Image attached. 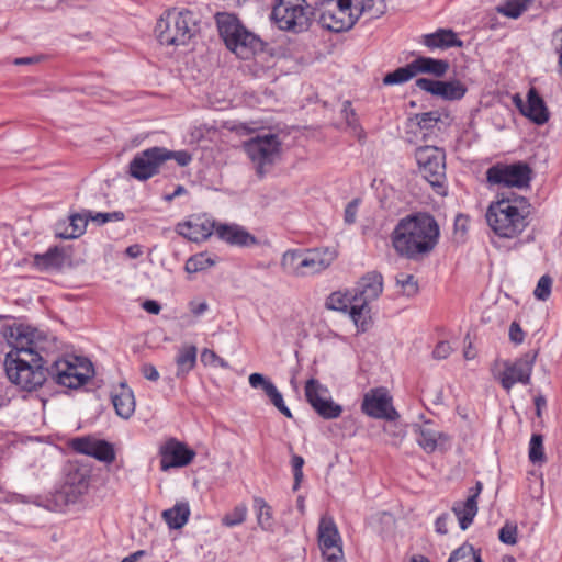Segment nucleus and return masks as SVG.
I'll use <instances>...</instances> for the list:
<instances>
[{"mask_svg": "<svg viewBox=\"0 0 562 562\" xmlns=\"http://www.w3.org/2000/svg\"><path fill=\"white\" fill-rule=\"evenodd\" d=\"M535 359L536 353H525L514 362H505L504 371L499 375L503 389L509 392L516 383L529 384Z\"/></svg>", "mask_w": 562, "mask_h": 562, "instance_id": "dca6fc26", "label": "nucleus"}, {"mask_svg": "<svg viewBox=\"0 0 562 562\" xmlns=\"http://www.w3.org/2000/svg\"><path fill=\"white\" fill-rule=\"evenodd\" d=\"M451 351H452V348L448 341H440L435 347V349L432 351V356L437 360H443L449 357Z\"/></svg>", "mask_w": 562, "mask_h": 562, "instance_id": "680f3d73", "label": "nucleus"}, {"mask_svg": "<svg viewBox=\"0 0 562 562\" xmlns=\"http://www.w3.org/2000/svg\"><path fill=\"white\" fill-rule=\"evenodd\" d=\"M483 490V484L477 481L475 486L469 490V495L464 502H456L452 506V512L458 518L460 528L465 530L473 522L477 514V498Z\"/></svg>", "mask_w": 562, "mask_h": 562, "instance_id": "5701e85b", "label": "nucleus"}, {"mask_svg": "<svg viewBox=\"0 0 562 562\" xmlns=\"http://www.w3.org/2000/svg\"><path fill=\"white\" fill-rule=\"evenodd\" d=\"M312 9L305 0H277L271 19L282 31L301 33L312 23Z\"/></svg>", "mask_w": 562, "mask_h": 562, "instance_id": "6e6552de", "label": "nucleus"}, {"mask_svg": "<svg viewBox=\"0 0 562 562\" xmlns=\"http://www.w3.org/2000/svg\"><path fill=\"white\" fill-rule=\"evenodd\" d=\"M362 412L373 418L395 420L397 412L392 405V398L384 387L372 389L363 396Z\"/></svg>", "mask_w": 562, "mask_h": 562, "instance_id": "2eb2a0df", "label": "nucleus"}, {"mask_svg": "<svg viewBox=\"0 0 562 562\" xmlns=\"http://www.w3.org/2000/svg\"><path fill=\"white\" fill-rule=\"evenodd\" d=\"M282 143L277 134L257 135L244 143L256 175L263 178L281 157Z\"/></svg>", "mask_w": 562, "mask_h": 562, "instance_id": "0eeeda50", "label": "nucleus"}, {"mask_svg": "<svg viewBox=\"0 0 562 562\" xmlns=\"http://www.w3.org/2000/svg\"><path fill=\"white\" fill-rule=\"evenodd\" d=\"M448 562H483L480 551H476L473 546L463 543L461 547L452 551Z\"/></svg>", "mask_w": 562, "mask_h": 562, "instance_id": "37998d69", "label": "nucleus"}, {"mask_svg": "<svg viewBox=\"0 0 562 562\" xmlns=\"http://www.w3.org/2000/svg\"><path fill=\"white\" fill-rule=\"evenodd\" d=\"M248 380L251 387L262 389L266 394L269 392V386H274V384L261 373H251Z\"/></svg>", "mask_w": 562, "mask_h": 562, "instance_id": "052dcab7", "label": "nucleus"}, {"mask_svg": "<svg viewBox=\"0 0 562 562\" xmlns=\"http://www.w3.org/2000/svg\"><path fill=\"white\" fill-rule=\"evenodd\" d=\"M267 396L270 398L271 403L278 408L280 413H282L288 418H292V413L284 404L283 396L278 391L276 385L269 386V392L267 393Z\"/></svg>", "mask_w": 562, "mask_h": 562, "instance_id": "3c124183", "label": "nucleus"}, {"mask_svg": "<svg viewBox=\"0 0 562 562\" xmlns=\"http://www.w3.org/2000/svg\"><path fill=\"white\" fill-rule=\"evenodd\" d=\"M357 21L353 0H337L333 7L326 8L319 15L321 25L336 33L350 30Z\"/></svg>", "mask_w": 562, "mask_h": 562, "instance_id": "f8f14e48", "label": "nucleus"}, {"mask_svg": "<svg viewBox=\"0 0 562 562\" xmlns=\"http://www.w3.org/2000/svg\"><path fill=\"white\" fill-rule=\"evenodd\" d=\"M89 484L90 477L86 471L79 469L71 471L65 483L47 495L44 506L49 510L63 512L87 493Z\"/></svg>", "mask_w": 562, "mask_h": 562, "instance_id": "1a4fd4ad", "label": "nucleus"}, {"mask_svg": "<svg viewBox=\"0 0 562 562\" xmlns=\"http://www.w3.org/2000/svg\"><path fill=\"white\" fill-rule=\"evenodd\" d=\"M161 153H162L164 164L170 159H173L177 161V164L180 167H186L192 160L191 154L187 150H176L175 151V150H169L165 147H161Z\"/></svg>", "mask_w": 562, "mask_h": 562, "instance_id": "8fccbe9b", "label": "nucleus"}, {"mask_svg": "<svg viewBox=\"0 0 562 562\" xmlns=\"http://www.w3.org/2000/svg\"><path fill=\"white\" fill-rule=\"evenodd\" d=\"M198 349L194 345H182L176 356L178 378L187 375L196 364Z\"/></svg>", "mask_w": 562, "mask_h": 562, "instance_id": "473e14b6", "label": "nucleus"}, {"mask_svg": "<svg viewBox=\"0 0 562 562\" xmlns=\"http://www.w3.org/2000/svg\"><path fill=\"white\" fill-rule=\"evenodd\" d=\"M46 372L57 384L68 389H79L94 375L92 362L75 355L54 360Z\"/></svg>", "mask_w": 562, "mask_h": 562, "instance_id": "423d86ee", "label": "nucleus"}, {"mask_svg": "<svg viewBox=\"0 0 562 562\" xmlns=\"http://www.w3.org/2000/svg\"><path fill=\"white\" fill-rule=\"evenodd\" d=\"M201 361L204 364H214L222 368L228 367L227 362L223 358L218 357L213 350L210 349H204L201 352Z\"/></svg>", "mask_w": 562, "mask_h": 562, "instance_id": "bf43d9fd", "label": "nucleus"}, {"mask_svg": "<svg viewBox=\"0 0 562 562\" xmlns=\"http://www.w3.org/2000/svg\"><path fill=\"white\" fill-rule=\"evenodd\" d=\"M336 259V251L329 248L306 249L305 277L321 273Z\"/></svg>", "mask_w": 562, "mask_h": 562, "instance_id": "cd10ccee", "label": "nucleus"}, {"mask_svg": "<svg viewBox=\"0 0 562 562\" xmlns=\"http://www.w3.org/2000/svg\"><path fill=\"white\" fill-rule=\"evenodd\" d=\"M190 516L188 503H177L173 507L162 512V518L171 529L182 528Z\"/></svg>", "mask_w": 562, "mask_h": 562, "instance_id": "c9c22d12", "label": "nucleus"}, {"mask_svg": "<svg viewBox=\"0 0 562 562\" xmlns=\"http://www.w3.org/2000/svg\"><path fill=\"white\" fill-rule=\"evenodd\" d=\"M142 374L144 375L145 379L153 381V382H155L159 379L158 370L156 369L155 366H153L150 363L143 364Z\"/></svg>", "mask_w": 562, "mask_h": 562, "instance_id": "774afa93", "label": "nucleus"}, {"mask_svg": "<svg viewBox=\"0 0 562 562\" xmlns=\"http://www.w3.org/2000/svg\"><path fill=\"white\" fill-rule=\"evenodd\" d=\"M416 87L420 90L440 97L443 100L456 101L464 97L467 88L459 80L440 81L428 78H418L415 81Z\"/></svg>", "mask_w": 562, "mask_h": 562, "instance_id": "6ab92c4d", "label": "nucleus"}, {"mask_svg": "<svg viewBox=\"0 0 562 562\" xmlns=\"http://www.w3.org/2000/svg\"><path fill=\"white\" fill-rule=\"evenodd\" d=\"M384 431L391 437V443L394 446L400 445L405 437L403 427L397 424H390L385 426Z\"/></svg>", "mask_w": 562, "mask_h": 562, "instance_id": "13d9d810", "label": "nucleus"}, {"mask_svg": "<svg viewBox=\"0 0 562 562\" xmlns=\"http://www.w3.org/2000/svg\"><path fill=\"white\" fill-rule=\"evenodd\" d=\"M520 113L531 120L533 123L541 125L549 120V112L542 98L535 88L528 91L527 103L525 104L520 97L516 94L513 98Z\"/></svg>", "mask_w": 562, "mask_h": 562, "instance_id": "4be33fe9", "label": "nucleus"}, {"mask_svg": "<svg viewBox=\"0 0 562 562\" xmlns=\"http://www.w3.org/2000/svg\"><path fill=\"white\" fill-rule=\"evenodd\" d=\"M528 203L522 196L502 198L492 202L486 210V222L492 232L512 239L520 235L528 225Z\"/></svg>", "mask_w": 562, "mask_h": 562, "instance_id": "7ed1b4c3", "label": "nucleus"}, {"mask_svg": "<svg viewBox=\"0 0 562 562\" xmlns=\"http://www.w3.org/2000/svg\"><path fill=\"white\" fill-rule=\"evenodd\" d=\"M215 221L206 217H194L177 225V233L191 241H202L214 233Z\"/></svg>", "mask_w": 562, "mask_h": 562, "instance_id": "393cba45", "label": "nucleus"}, {"mask_svg": "<svg viewBox=\"0 0 562 562\" xmlns=\"http://www.w3.org/2000/svg\"><path fill=\"white\" fill-rule=\"evenodd\" d=\"M517 526L506 522L499 530L498 538L505 544H515L517 542Z\"/></svg>", "mask_w": 562, "mask_h": 562, "instance_id": "864d4df0", "label": "nucleus"}, {"mask_svg": "<svg viewBox=\"0 0 562 562\" xmlns=\"http://www.w3.org/2000/svg\"><path fill=\"white\" fill-rule=\"evenodd\" d=\"M214 233L221 240L229 245L249 246L256 244V238L236 224H221L215 222Z\"/></svg>", "mask_w": 562, "mask_h": 562, "instance_id": "bb28decb", "label": "nucleus"}, {"mask_svg": "<svg viewBox=\"0 0 562 562\" xmlns=\"http://www.w3.org/2000/svg\"><path fill=\"white\" fill-rule=\"evenodd\" d=\"M423 44L431 49L462 47V45H463L462 41H460L457 37L456 33H453L451 30H445V29H440L435 33L424 35Z\"/></svg>", "mask_w": 562, "mask_h": 562, "instance_id": "7c9ffc66", "label": "nucleus"}, {"mask_svg": "<svg viewBox=\"0 0 562 562\" xmlns=\"http://www.w3.org/2000/svg\"><path fill=\"white\" fill-rule=\"evenodd\" d=\"M311 406L324 419L338 418L342 413V407L331 400V397L329 396V392L327 393L326 396H324V398H322L317 403H313V405Z\"/></svg>", "mask_w": 562, "mask_h": 562, "instance_id": "ea45409f", "label": "nucleus"}, {"mask_svg": "<svg viewBox=\"0 0 562 562\" xmlns=\"http://www.w3.org/2000/svg\"><path fill=\"white\" fill-rule=\"evenodd\" d=\"M63 344L56 336L43 333L37 329V376L49 367L54 360H59Z\"/></svg>", "mask_w": 562, "mask_h": 562, "instance_id": "aec40b11", "label": "nucleus"}, {"mask_svg": "<svg viewBox=\"0 0 562 562\" xmlns=\"http://www.w3.org/2000/svg\"><path fill=\"white\" fill-rule=\"evenodd\" d=\"M415 121L424 132V137H427L430 133L434 132V128L439 124L445 126L450 124V115L448 113H441L439 111H430L415 115Z\"/></svg>", "mask_w": 562, "mask_h": 562, "instance_id": "72a5a7b5", "label": "nucleus"}, {"mask_svg": "<svg viewBox=\"0 0 562 562\" xmlns=\"http://www.w3.org/2000/svg\"><path fill=\"white\" fill-rule=\"evenodd\" d=\"M89 220L98 225H103L108 222L112 221H123L124 220V213L121 211L115 212H109V213H93L91 211V216H89Z\"/></svg>", "mask_w": 562, "mask_h": 562, "instance_id": "5fc2aeb1", "label": "nucleus"}, {"mask_svg": "<svg viewBox=\"0 0 562 562\" xmlns=\"http://www.w3.org/2000/svg\"><path fill=\"white\" fill-rule=\"evenodd\" d=\"M91 216V211L85 210L72 213L67 221H59L55 225V236L61 239H76L82 236Z\"/></svg>", "mask_w": 562, "mask_h": 562, "instance_id": "b1692460", "label": "nucleus"}, {"mask_svg": "<svg viewBox=\"0 0 562 562\" xmlns=\"http://www.w3.org/2000/svg\"><path fill=\"white\" fill-rule=\"evenodd\" d=\"M415 158L423 177L432 186L441 188L446 179V154L436 146H422Z\"/></svg>", "mask_w": 562, "mask_h": 562, "instance_id": "9b49d317", "label": "nucleus"}, {"mask_svg": "<svg viewBox=\"0 0 562 562\" xmlns=\"http://www.w3.org/2000/svg\"><path fill=\"white\" fill-rule=\"evenodd\" d=\"M199 32L196 15L190 10L170 9L157 21L155 33L161 45H187Z\"/></svg>", "mask_w": 562, "mask_h": 562, "instance_id": "39448f33", "label": "nucleus"}, {"mask_svg": "<svg viewBox=\"0 0 562 562\" xmlns=\"http://www.w3.org/2000/svg\"><path fill=\"white\" fill-rule=\"evenodd\" d=\"M70 251L66 247H50L44 255H37V269L59 270L70 259Z\"/></svg>", "mask_w": 562, "mask_h": 562, "instance_id": "c756f323", "label": "nucleus"}, {"mask_svg": "<svg viewBox=\"0 0 562 562\" xmlns=\"http://www.w3.org/2000/svg\"><path fill=\"white\" fill-rule=\"evenodd\" d=\"M552 279L549 276H542L533 291L535 296L540 301H546L551 294Z\"/></svg>", "mask_w": 562, "mask_h": 562, "instance_id": "603ef678", "label": "nucleus"}, {"mask_svg": "<svg viewBox=\"0 0 562 562\" xmlns=\"http://www.w3.org/2000/svg\"><path fill=\"white\" fill-rule=\"evenodd\" d=\"M70 448L77 453L92 457L104 463H112L115 460V451L113 446L92 436H83L74 438Z\"/></svg>", "mask_w": 562, "mask_h": 562, "instance_id": "f3484780", "label": "nucleus"}, {"mask_svg": "<svg viewBox=\"0 0 562 562\" xmlns=\"http://www.w3.org/2000/svg\"><path fill=\"white\" fill-rule=\"evenodd\" d=\"M248 508L245 504L236 505L232 512L224 515L222 524L226 527H235L241 525L247 517Z\"/></svg>", "mask_w": 562, "mask_h": 562, "instance_id": "49530a36", "label": "nucleus"}, {"mask_svg": "<svg viewBox=\"0 0 562 562\" xmlns=\"http://www.w3.org/2000/svg\"><path fill=\"white\" fill-rule=\"evenodd\" d=\"M328 393V389L316 379H310L305 383V396L310 405L319 402Z\"/></svg>", "mask_w": 562, "mask_h": 562, "instance_id": "a18cd8bd", "label": "nucleus"}, {"mask_svg": "<svg viewBox=\"0 0 562 562\" xmlns=\"http://www.w3.org/2000/svg\"><path fill=\"white\" fill-rule=\"evenodd\" d=\"M395 281L405 296L412 297L418 293V283L413 274L398 273Z\"/></svg>", "mask_w": 562, "mask_h": 562, "instance_id": "09e8293b", "label": "nucleus"}, {"mask_svg": "<svg viewBox=\"0 0 562 562\" xmlns=\"http://www.w3.org/2000/svg\"><path fill=\"white\" fill-rule=\"evenodd\" d=\"M162 165L161 147L155 146L137 153L130 162L128 172L131 177L145 181L157 175Z\"/></svg>", "mask_w": 562, "mask_h": 562, "instance_id": "4468645a", "label": "nucleus"}, {"mask_svg": "<svg viewBox=\"0 0 562 562\" xmlns=\"http://www.w3.org/2000/svg\"><path fill=\"white\" fill-rule=\"evenodd\" d=\"M1 335L12 348L5 356L4 369L9 380L22 390L35 389V371L32 366L35 355V329L22 324H4Z\"/></svg>", "mask_w": 562, "mask_h": 562, "instance_id": "f257e3e1", "label": "nucleus"}, {"mask_svg": "<svg viewBox=\"0 0 562 562\" xmlns=\"http://www.w3.org/2000/svg\"><path fill=\"white\" fill-rule=\"evenodd\" d=\"M349 314L358 329L366 331L369 328L371 324V308L368 304L353 301Z\"/></svg>", "mask_w": 562, "mask_h": 562, "instance_id": "4c0bfd02", "label": "nucleus"}, {"mask_svg": "<svg viewBox=\"0 0 562 562\" xmlns=\"http://www.w3.org/2000/svg\"><path fill=\"white\" fill-rule=\"evenodd\" d=\"M311 406L324 419L338 418L342 413V407L331 400V397L329 396V392L327 393L326 396H324V398H322L317 403H313V405Z\"/></svg>", "mask_w": 562, "mask_h": 562, "instance_id": "58836bf2", "label": "nucleus"}, {"mask_svg": "<svg viewBox=\"0 0 562 562\" xmlns=\"http://www.w3.org/2000/svg\"><path fill=\"white\" fill-rule=\"evenodd\" d=\"M414 430L417 435L418 445L427 453H431L437 449L438 440L442 434L434 428L431 422H425L423 425H415Z\"/></svg>", "mask_w": 562, "mask_h": 562, "instance_id": "2f4dec72", "label": "nucleus"}, {"mask_svg": "<svg viewBox=\"0 0 562 562\" xmlns=\"http://www.w3.org/2000/svg\"><path fill=\"white\" fill-rule=\"evenodd\" d=\"M416 75L431 74L436 77H442L449 69V63L443 59H434L430 57H417L413 60Z\"/></svg>", "mask_w": 562, "mask_h": 562, "instance_id": "f704fd0d", "label": "nucleus"}, {"mask_svg": "<svg viewBox=\"0 0 562 562\" xmlns=\"http://www.w3.org/2000/svg\"><path fill=\"white\" fill-rule=\"evenodd\" d=\"M216 25L225 46L237 57L249 59L263 50V42L248 31L235 14L217 13Z\"/></svg>", "mask_w": 562, "mask_h": 562, "instance_id": "20e7f679", "label": "nucleus"}, {"mask_svg": "<svg viewBox=\"0 0 562 562\" xmlns=\"http://www.w3.org/2000/svg\"><path fill=\"white\" fill-rule=\"evenodd\" d=\"M359 201L357 199L350 201L345 209V222L353 224L356 222Z\"/></svg>", "mask_w": 562, "mask_h": 562, "instance_id": "0e129e2a", "label": "nucleus"}, {"mask_svg": "<svg viewBox=\"0 0 562 562\" xmlns=\"http://www.w3.org/2000/svg\"><path fill=\"white\" fill-rule=\"evenodd\" d=\"M160 468L168 471L170 468H182L191 463L195 451L172 438L160 448Z\"/></svg>", "mask_w": 562, "mask_h": 562, "instance_id": "a211bd4d", "label": "nucleus"}, {"mask_svg": "<svg viewBox=\"0 0 562 562\" xmlns=\"http://www.w3.org/2000/svg\"><path fill=\"white\" fill-rule=\"evenodd\" d=\"M497 10L499 13L506 16L516 19L524 12L525 7L521 5L518 1L510 0L506 1L503 5H499Z\"/></svg>", "mask_w": 562, "mask_h": 562, "instance_id": "6e6d98bb", "label": "nucleus"}, {"mask_svg": "<svg viewBox=\"0 0 562 562\" xmlns=\"http://www.w3.org/2000/svg\"><path fill=\"white\" fill-rule=\"evenodd\" d=\"M254 508L258 526L265 531H272L274 520L271 506L262 497H254Z\"/></svg>", "mask_w": 562, "mask_h": 562, "instance_id": "e433bc0d", "label": "nucleus"}, {"mask_svg": "<svg viewBox=\"0 0 562 562\" xmlns=\"http://www.w3.org/2000/svg\"><path fill=\"white\" fill-rule=\"evenodd\" d=\"M383 292V277L378 271L366 273L353 289V301L370 304Z\"/></svg>", "mask_w": 562, "mask_h": 562, "instance_id": "412c9836", "label": "nucleus"}, {"mask_svg": "<svg viewBox=\"0 0 562 562\" xmlns=\"http://www.w3.org/2000/svg\"><path fill=\"white\" fill-rule=\"evenodd\" d=\"M374 0H353V9L357 12V19L364 13L372 10Z\"/></svg>", "mask_w": 562, "mask_h": 562, "instance_id": "69168bd1", "label": "nucleus"}, {"mask_svg": "<svg viewBox=\"0 0 562 562\" xmlns=\"http://www.w3.org/2000/svg\"><path fill=\"white\" fill-rule=\"evenodd\" d=\"M115 413L123 419H128L135 412L136 403L133 391L125 382H121L111 393Z\"/></svg>", "mask_w": 562, "mask_h": 562, "instance_id": "a878e982", "label": "nucleus"}, {"mask_svg": "<svg viewBox=\"0 0 562 562\" xmlns=\"http://www.w3.org/2000/svg\"><path fill=\"white\" fill-rule=\"evenodd\" d=\"M531 176L532 169L525 161L496 164L486 171V179L490 184L517 189L528 188Z\"/></svg>", "mask_w": 562, "mask_h": 562, "instance_id": "9d476101", "label": "nucleus"}, {"mask_svg": "<svg viewBox=\"0 0 562 562\" xmlns=\"http://www.w3.org/2000/svg\"><path fill=\"white\" fill-rule=\"evenodd\" d=\"M416 76V70L413 61L404 67H400L392 72H389L383 78V83L386 86L401 85L409 81Z\"/></svg>", "mask_w": 562, "mask_h": 562, "instance_id": "a19ab883", "label": "nucleus"}, {"mask_svg": "<svg viewBox=\"0 0 562 562\" xmlns=\"http://www.w3.org/2000/svg\"><path fill=\"white\" fill-rule=\"evenodd\" d=\"M529 459L532 463H542L546 461L543 449V436L533 434L529 442Z\"/></svg>", "mask_w": 562, "mask_h": 562, "instance_id": "de8ad7c7", "label": "nucleus"}, {"mask_svg": "<svg viewBox=\"0 0 562 562\" xmlns=\"http://www.w3.org/2000/svg\"><path fill=\"white\" fill-rule=\"evenodd\" d=\"M439 236L435 217L416 213L400 220L392 233V245L398 255L416 260L434 250Z\"/></svg>", "mask_w": 562, "mask_h": 562, "instance_id": "f03ea898", "label": "nucleus"}, {"mask_svg": "<svg viewBox=\"0 0 562 562\" xmlns=\"http://www.w3.org/2000/svg\"><path fill=\"white\" fill-rule=\"evenodd\" d=\"M318 546L324 562H346L341 537L333 518L323 517L318 525Z\"/></svg>", "mask_w": 562, "mask_h": 562, "instance_id": "ddd939ff", "label": "nucleus"}, {"mask_svg": "<svg viewBox=\"0 0 562 562\" xmlns=\"http://www.w3.org/2000/svg\"><path fill=\"white\" fill-rule=\"evenodd\" d=\"M509 339L512 342L519 345L525 340V333L517 322H513L509 326Z\"/></svg>", "mask_w": 562, "mask_h": 562, "instance_id": "e2e57ef3", "label": "nucleus"}, {"mask_svg": "<svg viewBox=\"0 0 562 562\" xmlns=\"http://www.w3.org/2000/svg\"><path fill=\"white\" fill-rule=\"evenodd\" d=\"M214 263H215V260L211 256H209L204 252H200V254H196V255L190 257L187 260L184 270L188 273H195V272H199V271H202V270H205V269L212 267Z\"/></svg>", "mask_w": 562, "mask_h": 562, "instance_id": "c03bdc74", "label": "nucleus"}, {"mask_svg": "<svg viewBox=\"0 0 562 562\" xmlns=\"http://www.w3.org/2000/svg\"><path fill=\"white\" fill-rule=\"evenodd\" d=\"M553 44L559 55V70L562 72V26L553 33Z\"/></svg>", "mask_w": 562, "mask_h": 562, "instance_id": "338daca9", "label": "nucleus"}, {"mask_svg": "<svg viewBox=\"0 0 562 562\" xmlns=\"http://www.w3.org/2000/svg\"><path fill=\"white\" fill-rule=\"evenodd\" d=\"M294 475V485L293 490L296 491L300 487V484L303 480V471L302 468L304 465V459L301 456L294 454L291 460Z\"/></svg>", "mask_w": 562, "mask_h": 562, "instance_id": "4d7b16f0", "label": "nucleus"}, {"mask_svg": "<svg viewBox=\"0 0 562 562\" xmlns=\"http://www.w3.org/2000/svg\"><path fill=\"white\" fill-rule=\"evenodd\" d=\"M353 304V292L344 293L340 291L333 292L325 302V306L333 311H347Z\"/></svg>", "mask_w": 562, "mask_h": 562, "instance_id": "79ce46f5", "label": "nucleus"}, {"mask_svg": "<svg viewBox=\"0 0 562 562\" xmlns=\"http://www.w3.org/2000/svg\"><path fill=\"white\" fill-rule=\"evenodd\" d=\"M305 254L306 249L286 250L280 262L282 271L292 277H305Z\"/></svg>", "mask_w": 562, "mask_h": 562, "instance_id": "c85d7f7f", "label": "nucleus"}]
</instances>
